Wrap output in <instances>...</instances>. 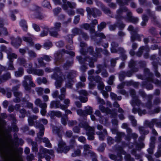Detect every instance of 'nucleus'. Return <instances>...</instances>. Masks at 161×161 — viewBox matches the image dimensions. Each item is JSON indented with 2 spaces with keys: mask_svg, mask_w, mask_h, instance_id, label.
<instances>
[{
  "mask_svg": "<svg viewBox=\"0 0 161 161\" xmlns=\"http://www.w3.org/2000/svg\"><path fill=\"white\" fill-rule=\"evenodd\" d=\"M36 82L38 84L40 85L42 83L46 84L47 82V80L45 77H43L42 78L38 77L36 79Z\"/></svg>",
  "mask_w": 161,
  "mask_h": 161,
  "instance_id": "nucleus-39",
  "label": "nucleus"
},
{
  "mask_svg": "<svg viewBox=\"0 0 161 161\" xmlns=\"http://www.w3.org/2000/svg\"><path fill=\"white\" fill-rule=\"evenodd\" d=\"M23 73V69L22 68H20L18 71L15 72V75L16 77H19L22 75Z\"/></svg>",
  "mask_w": 161,
  "mask_h": 161,
  "instance_id": "nucleus-51",
  "label": "nucleus"
},
{
  "mask_svg": "<svg viewBox=\"0 0 161 161\" xmlns=\"http://www.w3.org/2000/svg\"><path fill=\"white\" fill-rule=\"evenodd\" d=\"M111 51L113 53H116L118 51V49H117L116 48L118 47L119 44L118 43L113 42H112L111 44Z\"/></svg>",
  "mask_w": 161,
  "mask_h": 161,
  "instance_id": "nucleus-29",
  "label": "nucleus"
},
{
  "mask_svg": "<svg viewBox=\"0 0 161 161\" xmlns=\"http://www.w3.org/2000/svg\"><path fill=\"white\" fill-rule=\"evenodd\" d=\"M84 151L83 153L84 156L86 157L87 155V152L90 151V150L92 148V146L88 144H86L83 145Z\"/></svg>",
  "mask_w": 161,
  "mask_h": 161,
  "instance_id": "nucleus-27",
  "label": "nucleus"
},
{
  "mask_svg": "<svg viewBox=\"0 0 161 161\" xmlns=\"http://www.w3.org/2000/svg\"><path fill=\"white\" fill-rule=\"evenodd\" d=\"M49 31V28L47 27H44L43 28V31L41 33L40 36L41 37L47 36Z\"/></svg>",
  "mask_w": 161,
  "mask_h": 161,
  "instance_id": "nucleus-38",
  "label": "nucleus"
},
{
  "mask_svg": "<svg viewBox=\"0 0 161 161\" xmlns=\"http://www.w3.org/2000/svg\"><path fill=\"white\" fill-rule=\"evenodd\" d=\"M69 53V51L63 49L61 50L58 51L54 54V57L56 59H58L62 56V54Z\"/></svg>",
  "mask_w": 161,
  "mask_h": 161,
  "instance_id": "nucleus-26",
  "label": "nucleus"
},
{
  "mask_svg": "<svg viewBox=\"0 0 161 161\" xmlns=\"http://www.w3.org/2000/svg\"><path fill=\"white\" fill-rule=\"evenodd\" d=\"M61 118V122L63 125H66L68 120V116L66 115H64V116H62Z\"/></svg>",
  "mask_w": 161,
  "mask_h": 161,
  "instance_id": "nucleus-52",
  "label": "nucleus"
},
{
  "mask_svg": "<svg viewBox=\"0 0 161 161\" xmlns=\"http://www.w3.org/2000/svg\"><path fill=\"white\" fill-rule=\"evenodd\" d=\"M34 63L36 68L44 67L45 66V64L43 62V61H36Z\"/></svg>",
  "mask_w": 161,
  "mask_h": 161,
  "instance_id": "nucleus-44",
  "label": "nucleus"
},
{
  "mask_svg": "<svg viewBox=\"0 0 161 161\" xmlns=\"http://www.w3.org/2000/svg\"><path fill=\"white\" fill-rule=\"evenodd\" d=\"M129 66L131 69V70H130L126 72V76L130 77L132 75L133 73L138 71V69L135 67V61H130L129 64Z\"/></svg>",
  "mask_w": 161,
  "mask_h": 161,
  "instance_id": "nucleus-12",
  "label": "nucleus"
},
{
  "mask_svg": "<svg viewBox=\"0 0 161 161\" xmlns=\"http://www.w3.org/2000/svg\"><path fill=\"white\" fill-rule=\"evenodd\" d=\"M35 125L36 128H39L40 131L37 134V136L38 138H40L42 136L44 133V125L41 123H37Z\"/></svg>",
  "mask_w": 161,
  "mask_h": 161,
  "instance_id": "nucleus-18",
  "label": "nucleus"
},
{
  "mask_svg": "<svg viewBox=\"0 0 161 161\" xmlns=\"http://www.w3.org/2000/svg\"><path fill=\"white\" fill-rule=\"evenodd\" d=\"M82 30L78 28H75L72 30V32L74 36L80 35Z\"/></svg>",
  "mask_w": 161,
  "mask_h": 161,
  "instance_id": "nucleus-42",
  "label": "nucleus"
},
{
  "mask_svg": "<svg viewBox=\"0 0 161 161\" xmlns=\"http://www.w3.org/2000/svg\"><path fill=\"white\" fill-rule=\"evenodd\" d=\"M73 64V62L72 61H68L64 65V68L67 69L69 67L71 66L72 64Z\"/></svg>",
  "mask_w": 161,
  "mask_h": 161,
  "instance_id": "nucleus-63",
  "label": "nucleus"
},
{
  "mask_svg": "<svg viewBox=\"0 0 161 161\" xmlns=\"http://www.w3.org/2000/svg\"><path fill=\"white\" fill-rule=\"evenodd\" d=\"M128 9L126 7L120 6L119 9L117 11V13L119 15L122 14L123 13H125L128 12Z\"/></svg>",
  "mask_w": 161,
  "mask_h": 161,
  "instance_id": "nucleus-32",
  "label": "nucleus"
},
{
  "mask_svg": "<svg viewBox=\"0 0 161 161\" xmlns=\"http://www.w3.org/2000/svg\"><path fill=\"white\" fill-rule=\"evenodd\" d=\"M77 114L80 115V116L82 117H86V113H85V112L84 110H83L81 109H79L77 110Z\"/></svg>",
  "mask_w": 161,
  "mask_h": 161,
  "instance_id": "nucleus-58",
  "label": "nucleus"
},
{
  "mask_svg": "<svg viewBox=\"0 0 161 161\" xmlns=\"http://www.w3.org/2000/svg\"><path fill=\"white\" fill-rule=\"evenodd\" d=\"M27 71L28 74H33L40 76L43 75L44 74V71L43 70L41 69H36L34 68L27 69Z\"/></svg>",
  "mask_w": 161,
  "mask_h": 161,
  "instance_id": "nucleus-14",
  "label": "nucleus"
},
{
  "mask_svg": "<svg viewBox=\"0 0 161 161\" xmlns=\"http://www.w3.org/2000/svg\"><path fill=\"white\" fill-rule=\"evenodd\" d=\"M83 147L82 146L80 145L78 147V148L74 150V152L72 153L71 156L72 157H75L80 155L81 152V150L82 149Z\"/></svg>",
  "mask_w": 161,
  "mask_h": 161,
  "instance_id": "nucleus-21",
  "label": "nucleus"
},
{
  "mask_svg": "<svg viewBox=\"0 0 161 161\" xmlns=\"http://www.w3.org/2000/svg\"><path fill=\"white\" fill-rule=\"evenodd\" d=\"M129 93L132 97L130 102L133 107L132 112L134 114L137 113L140 116L142 114H145L146 113V110H142L140 108L141 107H144V104L136 96L135 90L133 89H130L129 90Z\"/></svg>",
  "mask_w": 161,
  "mask_h": 161,
  "instance_id": "nucleus-2",
  "label": "nucleus"
},
{
  "mask_svg": "<svg viewBox=\"0 0 161 161\" xmlns=\"http://www.w3.org/2000/svg\"><path fill=\"white\" fill-rule=\"evenodd\" d=\"M67 80L65 84L66 87L71 88L75 82L74 78L76 76V72L74 71H71L69 72H66Z\"/></svg>",
  "mask_w": 161,
  "mask_h": 161,
  "instance_id": "nucleus-7",
  "label": "nucleus"
},
{
  "mask_svg": "<svg viewBox=\"0 0 161 161\" xmlns=\"http://www.w3.org/2000/svg\"><path fill=\"white\" fill-rule=\"evenodd\" d=\"M145 71L147 73L149 74V77L147 78L146 80L142 82V85L146 87L148 90H152L153 89V86L151 83L158 84L159 83V81L157 79H153V75L152 73H149V71L148 69H145Z\"/></svg>",
  "mask_w": 161,
  "mask_h": 161,
  "instance_id": "nucleus-4",
  "label": "nucleus"
},
{
  "mask_svg": "<svg viewBox=\"0 0 161 161\" xmlns=\"http://www.w3.org/2000/svg\"><path fill=\"white\" fill-rule=\"evenodd\" d=\"M97 134L99 135V139L101 141H103L106 136L103 134V133L102 131H98L96 132Z\"/></svg>",
  "mask_w": 161,
  "mask_h": 161,
  "instance_id": "nucleus-53",
  "label": "nucleus"
},
{
  "mask_svg": "<svg viewBox=\"0 0 161 161\" xmlns=\"http://www.w3.org/2000/svg\"><path fill=\"white\" fill-rule=\"evenodd\" d=\"M40 9V8L38 6L36 7L34 17L35 19L41 20L43 19L44 18V17L41 12L38 11Z\"/></svg>",
  "mask_w": 161,
  "mask_h": 161,
  "instance_id": "nucleus-19",
  "label": "nucleus"
},
{
  "mask_svg": "<svg viewBox=\"0 0 161 161\" xmlns=\"http://www.w3.org/2000/svg\"><path fill=\"white\" fill-rule=\"evenodd\" d=\"M66 107L67 106L61 104L59 100L52 101L51 102L50 105V108H60L63 110H65L66 109Z\"/></svg>",
  "mask_w": 161,
  "mask_h": 161,
  "instance_id": "nucleus-11",
  "label": "nucleus"
},
{
  "mask_svg": "<svg viewBox=\"0 0 161 161\" xmlns=\"http://www.w3.org/2000/svg\"><path fill=\"white\" fill-rule=\"evenodd\" d=\"M156 121H157V119H153L151 121H149L148 120H146L145 121V124L150 128H153L154 125L155 124L156 125Z\"/></svg>",
  "mask_w": 161,
  "mask_h": 161,
  "instance_id": "nucleus-30",
  "label": "nucleus"
},
{
  "mask_svg": "<svg viewBox=\"0 0 161 161\" xmlns=\"http://www.w3.org/2000/svg\"><path fill=\"white\" fill-rule=\"evenodd\" d=\"M80 27L85 30H88L90 28V25L88 23H84L80 26Z\"/></svg>",
  "mask_w": 161,
  "mask_h": 161,
  "instance_id": "nucleus-55",
  "label": "nucleus"
},
{
  "mask_svg": "<svg viewBox=\"0 0 161 161\" xmlns=\"http://www.w3.org/2000/svg\"><path fill=\"white\" fill-rule=\"evenodd\" d=\"M89 80H91L92 81H95L97 83L102 81V78L98 76H90Z\"/></svg>",
  "mask_w": 161,
  "mask_h": 161,
  "instance_id": "nucleus-34",
  "label": "nucleus"
},
{
  "mask_svg": "<svg viewBox=\"0 0 161 161\" xmlns=\"http://www.w3.org/2000/svg\"><path fill=\"white\" fill-rule=\"evenodd\" d=\"M107 142L108 144L109 145H111L114 143L115 142V140L112 138V137L108 136L107 138Z\"/></svg>",
  "mask_w": 161,
  "mask_h": 161,
  "instance_id": "nucleus-64",
  "label": "nucleus"
},
{
  "mask_svg": "<svg viewBox=\"0 0 161 161\" xmlns=\"http://www.w3.org/2000/svg\"><path fill=\"white\" fill-rule=\"evenodd\" d=\"M118 50L121 53L122 59L124 60H126L127 59V57L126 55L125 54V52L124 48L121 47H119L118 48Z\"/></svg>",
  "mask_w": 161,
  "mask_h": 161,
  "instance_id": "nucleus-35",
  "label": "nucleus"
},
{
  "mask_svg": "<svg viewBox=\"0 0 161 161\" xmlns=\"http://www.w3.org/2000/svg\"><path fill=\"white\" fill-rule=\"evenodd\" d=\"M115 78V76L114 75L111 76L108 79L107 81L108 83L110 85H112L113 84Z\"/></svg>",
  "mask_w": 161,
  "mask_h": 161,
  "instance_id": "nucleus-61",
  "label": "nucleus"
},
{
  "mask_svg": "<svg viewBox=\"0 0 161 161\" xmlns=\"http://www.w3.org/2000/svg\"><path fill=\"white\" fill-rule=\"evenodd\" d=\"M104 87V85L103 82L102 81L98 83L97 85V88L100 91L103 90Z\"/></svg>",
  "mask_w": 161,
  "mask_h": 161,
  "instance_id": "nucleus-62",
  "label": "nucleus"
},
{
  "mask_svg": "<svg viewBox=\"0 0 161 161\" xmlns=\"http://www.w3.org/2000/svg\"><path fill=\"white\" fill-rule=\"evenodd\" d=\"M152 64L155 70V75L156 76L158 77H159L160 76V74L158 72L157 69L158 67V64L157 63H156L155 61H153L152 63Z\"/></svg>",
  "mask_w": 161,
  "mask_h": 161,
  "instance_id": "nucleus-40",
  "label": "nucleus"
},
{
  "mask_svg": "<svg viewBox=\"0 0 161 161\" xmlns=\"http://www.w3.org/2000/svg\"><path fill=\"white\" fill-rule=\"evenodd\" d=\"M136 147L139 149L144 147L145 144L143 142H140L139 143L136 142Z\"/></svg>",
  "mask_w": 161,
  "mask_h": 161,
  "instance_id": "nucleus-59",
  "label": "nucleus"
},
{
  "mask_svg": "<svg viewBox=\"0 0 161 161\" xmlns=\"http://www.w3.org/2000/svg\"><path fill=\"white\" fill-rule=\"evenodd\" d=\"M20 64L25 68H27V69H31L32 68V64L30 62V61H20Z\"/></svg>",
  "mask_w": 161,
  "mask_h": 161,
  "instance_id": "nucleus-22",
  "label": "nucleus"
},
{
  "mask_svg": "<svg viewBox=\"0 0 161 161\" xmlns=\"http://www.w3.org/2000/svg\"><path fill=\"white\" fill-rule=\"evenodd\" d=\"M20 25L22 28L23 30L26 31L28 28V26L26 25V22L24 20H22L20 22Z\"/></svg>",
  "mask_w": 161,
  "mask_h": 161,
  "instance_id": "nucleus-43",
  "label": "nucleus"
},
{
  "mask_svg": "<svg viewBox=\"0 0 161 161\" xmlns=\"http://www.w3.org/2000/svg\"><path fill=\"white\" fill-rule=\"evenodd\" d=\"M126 72L124 71H122L120 72L119 75V78L121 81H123L124 78L126 76Z\"/></svg>",
  "mask_w": 161,
  "mask_h": 161,
  "instance_id": "nucleus-56",
  "label": "nucleus"
},
{
  "mask_svg": "<svg viewBox=\"0 0 161 161\" xmlns=\"http://www.w3.org/2000/svg\"><path fill=\"white\" fill-rule=\"evenodd\" d=\"M32 152H35L36 153L38 151V148L37 147L38 145L36 142H35L32 145Z\"/></svg>",
  "mask_w": 161,
  "mask_h": 161,
  "instance_id": "nucleus-50",
  "label": "nucleus"
},
{
  "mask_svg": "<svg viewBox=\"0 0 161 161\" xmlns=\"http://www.w3.org/2000/svg\"><path fill=\"white\" fill-rule=\"evenodd\" d=\"M150 140V147L154 148L155 147V142L156 140V138L153 136H151Z\"/></svg>",
  "mask_w": 161,
  "mask_h": 161,
  "instance_id": "nucleus-47",
  "label": "nucleus"
},
{
  "mask_svg": "<svg viewBox=\"0 0 161 161\" xmlns=\"http://www.w3.org/2000/svg\"><path fill=\"white\" fill-rule=\"evenodd\" d=\"M34 103L36 106H39L40 108L47 107V104L46 103L43 102L39 98L36 99Z\"/></svg>",
  "mask_w": 161,
  "mask_h": 161,
  "instance_id": "nucleus-20",
  "label": "nucleus"
},
{
  "mask_svg": "<svg viewBox=\"0 0 161 161\" xmlns=\"http://www.w3.org/2000/svg\"><path fill=\"white\" fill-rule=\"evenodd\" d=\"M148 99V101L146 105V107L149 109H151L152 107V104L151 101L152 98V96L148 95L147 96Z\"/></svg>",
  "mask_w": 161,
  "mask_h": 161,
  "instance_id": "nucleus-37",
  "label": "nucleus"
},
{
  "mask_svg": "<svg viewBox=\"0 0 161 161\" xmlns=\"http://www.w3.org/2000/svg\"><path fill=\"white\" fill-rule=\"evenodd\" d=\"M119 152L120 154L125 155V158L126 161H134V159L132 158L131 156L129 154H126V152L123 150V148L121 147H119L117 149Z\"/></svg>",
  "mask_w": 161,
  "mask_h": 161,
  "instance_id": "nucleus-17",
  "label": "nucleus"
},
{
  "mask_svg": "<svg viewBox=\"0 0 161 161\" xmlns=\"http://www.w3.org/2000/svg\"><path fill=\"white\" fill-rule=\"evenodd\" d=\"M125 136V133L123 132H119L117 133L116 136L115 137V141L117 142H119L122 140V137Z\"/></svg>",
  "mask_w": 161,
  "mask_h": 161,
  "instance_id": "nucleus-24",
  "label": "nucleus"
},
{
  "mask_svg": "<svg viewBox=\"0 0 161 161\" xmlns=\"http://www.w3.org/2000/svg\"><path fill=\"white\" fill-rule=\"evenodd\" d=\"M51 78L56 80L55 85L56 88L59 89L61 86L63 79L61 76H59L56 72L51 75Z\"/></svg>",
  "mask_w": 161,
  "mask_h": 161,
  "instance_id": "nucleus-10",
  "label": "nucleus"
},
{
  "mask_svg": "<svg viewBox=\"0 0 161 161\" xmlns=\"http://www.w3.org/2000/svg\"><path fill=\"white\" fill-rule=\"evenodd\" d=\"M36 91L38 95L39 96H41L43 94L44 89L42 88H37L36 89Z\"/></svg>",
  "mask_w": 161,
  "mask_h": 161,
  "instance_id": "nucleus-57",
  "label": "nucleus"
},
{
  "mask_svg": "<svg viewBox=\"0 0 161 161\" xmlns=\"http://www.w3.org/2000/svg\"><path fill=\"white\" fill-rule=\"evenodd\" d=\"M80 35H81L82 36V38L85 40H88L89 38V36L86 33L82 31H81Z\"/></svg>",
  "mask_w": 161,
  "mask_h": 161,
  "instance_id": "nucleus-60",
  "label": "nucleus"
},
{
  "mask_svg": "<svg viewBox=\"0 0 161 161\" xmlns=\"http://www.w3.org/2000/svg\"><path fill=\"white\" fill-rule=\"evenodd\" d=\"M106 23L104 22H103L97 25V29L98 31H101L106 26Z\"/></svg>",
  "mask_w": 161,
  "mask_h": 161,
  "instance_id": "nucleus-48",
  "label": "nucleus"
},
{
  "mask_svg": "<svg viewBox=\"0 0 161 161\" xmlns=\"http://www.w3.org/2000/svg\"><path fill=\"white\" fill-rule=\"evenodd\" d=\"M0 153L3 158V161H23L22 154L23 149L19 148L16 150V154L11 150L9 147L3 142L1 129L0 128Z\"/></svg>",
  "mask_w": 161,
  "mask_h": 161,
  "instance_id": "nucleus-1",
  "label": "nucleus"
},
{
  "mask_svg": "<svg viewBox=\"0 0 161 161\" xmlns=\"http://www.w3.org/2000/svg\"><path fill=\"white\" fill-rule=\"evenodd\" d=\"M139 29V28L137 27L135 28V31L130 32V41L132 42H134L136 40L141 42L142 41V37H144L143 34H139L137 33Z\"/></svg>",
  "mask_w": 161,
  "mask_h": 161,
  "instance_id": "nucleus-9",
  "label": "nucleus"
},
{
  "mask_svg": "<svg viewBox=\"0 0 161 161\" xmlns=\"http://www.w3.org/2000/svg\"><path fill=\"white\" fill-rule=\"evenodd\" d=\"M99 108L102 112L105 113L107 114H110L111 113V110L108 108H105L102 105L99 106Z\"/></svg>",
  "mask_w": 161,
  "mask_h": 161,
  "instance_id": "nucleus-23",
  "label": "nucleus"
},
{
  "mask_svg": "<svg viewBox=\"0 0 161 161\" xmlns=\"http://www.w3.org/2000/svg\"><path fill=\"white\" fill-rule=\"evenodd\" d=\"M58 147L57 149V153H66L70 150V147L66 145V143L63 141L61 137H60L59 139H58Z\"/></svg>",
  "mask_w": 161,
  "mask_h": 161,
  "instance_id": "nucleus-6",
  "label": "nucleus"
},
{
  "mask_svg": "<svg viewBox=\"0 0 161 161\" xmlns=\"http://www.w3.org/2000/svg\"><path fill=\"white\" fill-rule=\"evenodd\" d=\"M28 122L29 125L30 126H34L35 127V125L37 123H40L39 122L36 121L34 123L33 119H32L31 117H29L28 119Z\"/></svg>",
  "mask_w": 161,
  "mask_h": 161,
  "instance_id": "nucleus-46",
  "label": "nucleus"
},
{
  "mask_svg": "<svg viewBox=\"0 0 161 161\" xmlns=\"http://www.w3.org/2000/svg\"><path fill=\"white\" fill-rule=\"evenodd\" d=\"M86 10L88 15H92L94 18H96L97 16H99L102 14V13L100 10L96 8L87 7L86 8Z\"/></svg>",
  "mask_w": 161,
  "mask_h": 161,
  "instance_id": "nucleus-8",
  "label": "nucleus"
},
{
  "mask_svg": "<svg viewBox=\"0 0 161 161\" xmlns=\"http://www.w3.org/2000/svg\"><path fill=\"white\" fill-rule=\"evenodd\" d=\"M10 39L11 41V44L15 47H18L22 43V39L19 37H18L16 38H15L13 37H10Z\"/></svg>",
  "mask_w": 161,
  "mask_h": 161,
  "instance_id": "nucleus-15",
  "label": "nucleus"
},
{
  "mask_svg": "<svg viewBox=\"0 0 161 161\" xmlns=\"http://www.w3.org/2000/svg\"><path fill=\"white\" fill-rule=\"evenodd\" d=\"M0 51L2 52H5L8 54L12 50L10 48H8L7 47L4 45H2L0 47Z\"/></svg>",
  "mask_w": 161,
  "mask_h": 161,
  "instance_id": "nucleus-36",
  "label": "nucleus"
},
{
  "mask_svg": "<svg viewBox=\"0 0 161 161\" xmlns=\"http://www.w3.org/2000/svg\"><path fill=\"white\" fill-rule=\"evenodd\" d=\"M24 41L28 42L31 46H33L34 45V42L33 41L31 37L24 36L22 38Z\"/></svg>",
  "mask_w": 161,
  "mask_h": 161,
  "instance_id": "nucleus-31",
  "label": "nucleus"
},
{
  "mask_svg": "<svg viewBox=\"0 0 161 161\" xmlns=\"http://www.w3.org/2000/svg\"><path fill=\"white\" fill-rule=\"evenodd\" d=\"M1 73L0 71V75ZM10 74L9 72H7L6 74H4L2 76H0V84L4 81H6L7 80L10 78Z\"/></svg>",
  "mask_w": 161,
  "mask_h": 161,
  "instance_id": "nucleus-25",
  "label": "nucleus"
},
{
  "mask_svg": "<svg viewBox=\"0 0 161 161\" xmlns=\"http://www.w3.org/2000/svg\"><path fill=\"white\" fill-rule=\"evenodd\" d=\"M139 20V19L137 17H133L129 18V21L134 24H136L137 23Z\"/></svg>",
  "mask_w": 161,
  "mask_h": 161,
  "instance_id": "nucleus-54",
  "label": "nucleus"
},
{
  "mask_svg": "<svg viewBox=\"0 0 161 161\" xmlns=\"http://www.w3.org/2000/svg\"><path fill=\"white\" fill-rule=\"evenodd\" d=\"M17 55L14 53H9L8 55V58L10 60L16 59L17 58Z\"/></svg>",
  "mask_w": 161,
  "mask_h": 161,
  "instance_id": "nucleus-45",
  "label": "nucleus"
},
{
  "mask_svg": "<svg viewBox=\"0 0 161 161\" xmlns=\"http://www.w3.org/2000/svg\"><path fill=\"white\" fill-rule=\"evenodd\" d=\"M52 131L53 133L54 134L57 135L58 137V139H59V138H62L61 135L60 134V129L56 126H54L52 128Z\"/></svg>",
  "mask_w": 161,
  "mask_h": 161,
  "instance_id": "nucleus-28",
  "label": "nucleus"
},
{
  "mask_svg": "<svg viewBox=\"0 0 161 161\" xmlns=\"http://www.w3.org/2000/svg\"><path fill=\"white\" fill-rule=\"evenodd\" d=\"M84 111L86 113V115H90L92 113V108L89 106L86 107H85Z\"/></svg>",
  "mask_w": 161,
  "mask_h": 161,
  "instance_id": "nucleus-41",
  "label": "nucleus"
},
{
  "mask_svg": "<svg viewBox=\"0 0 161 161\" xmlns=\"http://www.w3.org/2000/svg\"><path fill=\"white\" fill-rule=\"evenodd\" d=\"M150 49L147 46H142L139 47L138 51L136 53V55L139 57L142 56L143 52L145 51H150Z\"/></svg>",
  "mask_w": 161,
  "mask_h": 161,
  "instance_id": "nucleus-16",
  "label": "nucleus"
},
{
  "mask_svg": "<svg viewBox=\"0 0 161 161\" xmlns=\"http://www.w3.org/2000/svg\"><path fill=\"white\" fill-rule=\"evenodd\" d=\"M140 132L141 134H143L144 135H147L149 133L148 130H145L144 128L143 127H140L139 128Z\"/></svg>",
  "mask_w": 161,
  "mask_h": 161,
  "instance_id": "nucleus-49",
  "label": "nucleus"
},
{
  "mask_svg": "<svg viewBox=\"0 0 161 161\" xmlns=\"http://www.w3.org/2000/svg\"><path fill=\"white\" fill-rule=\"evenodd\" d=\"M80 94L79 99L81 102L85 103L87 101V98L85 97L88 95L87 92L85 90H82L78 92Z\"/></svg>",
  "mask_w": 161,
  "mask_h": 161,
  "instance_id": "nucleus-13",
  "label": "nucleus"
},
{
  "mask_svg": "<svg viewBox=\"0 0 161 161\" xmlns=\"http://www.w3.org/2000/svg\"><path fill=\"white\" fill-rule=\"evenodd\" d=\"M49 154L53 157H54V151L52 149H48L41 147L40 149V152L38 153L39 156L41 158H45L47 161H49L51 159V157L47 155Z\"/></svg>",
  "mask_w": 161,
  "mask_h": 161,
  "instance_id": "nucleus-5",
  "label": "nucleus"
},
{
  "mask_svg": "<svg viewBox=\"0 0 161 161\" xmlns=\"http://www.w3.org/2000/svg\"><path fill=\"white\" fill-rule=\"evenodd\" d=\"M138 135L135 133H132L129 136H126L125 139L128 141H130L131 138L136 140L138 137Z\"/></svg>",
  "mask_w": 161,
  "mask_h": 161,
  "instance_id": "nucleus-33",
  "label": "nucleus"
},
{
  "mask_svg": "<svg viewBox=\"0 0 161 161\" xmlns=\"http://www.w3.org/2000/svg\"><path fill=\"white\" fill-rule=\"evenodd\" d=\"M81 128H84L86 130V134L87 136V139L90 141L94 139L95 129L94 127H90L86 122H81L79 124Z\"/></svg>",
  "mask_w": 161,
  "mask_h": 161,
  "instance_id": "nucleus-3",
  "label": "nucleus"
}]
</instances>
